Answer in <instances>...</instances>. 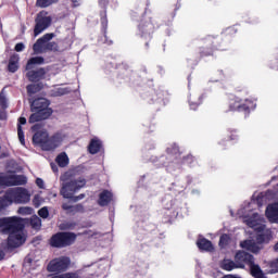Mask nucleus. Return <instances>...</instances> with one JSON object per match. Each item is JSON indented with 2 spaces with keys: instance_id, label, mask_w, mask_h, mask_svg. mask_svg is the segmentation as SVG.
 Segmentation results:
<instances>
[{
  "instance_id": "32",
  "label": "nucleus",
  "mask_w": 278,
  "mask_h": 278,
  "mask_svg": "<svg viewBox=\"0 0 278 278\" xmlns=\"http://www.w3.org/2000/svg\"><path fill=\"white\" fill-rule=\"evenodd\" d=\"M42 198L40 197V194H36L33 199V204L35 205V207H40V205H42Z\"/></svg>"
},
{
  "instance_id": "48",
  "label": "nucleus",
  "mask_w": 278,
  "mask_h": 278,
  "mask_svg": "<svg viewBox=\"0 0 278 278\" xmlns=\"http://www.w3.org/2000/svg\"><path fill=\"white\" fill-rule=\"evenodd\" d=\"M190 108L191 110H197V106H194V104L190 103Z\"/></svg>"
},
{
  "instance_id": "49",
  "label": "nucleus",
  "mask_w": 278,
  "mask_h": 278,
  "mask_svg": "<svg viewBox=\"0 0 278 278\" xmlns=\"http://www.w3.org/2000/svg\"><path fill=\"white\" fill-rule=\"evenodd\" d=\"M192 192H193V194H199L198 190H193Z\"/></svg>"
},
{
  "instance_id": "13",
  "label": "nucleus",
  "mask_w": 278,
  "mask_h": 278,
  "mask_svg": "<svg viewBox=\"0 0 278 278\" xmlns=\"http://www.w3.org/2000/svg\"><path fill=\"white\" fill-rule=\"evenodd\" d=\"M247 103H250L249 106H245L244 103H242V100L239 98H235L229 102V109L231 111L238 110L239 112H251L255 110V102L254 101H245Z\"/></svg>"
},
{
  "instance_id": "22",
  "label": "nucleus",
  "mask_w": 278,
  "mask_h": 278,
  "mask_svg": "<svg viewBox=\"0 0 278 278\" xmlns=\"http://www.w3.org/2000/svg\"><path fill=\"white\" fill-rule=\"evenodd\" d=\"M56 164L61 167L64 168L66 166H68V154H66V152H62L60 153L56 159H55Z\"/></svg>"
},
{
  "instance_id": "4",
  "label": "nucleus",
  "mask_w": 278,
  "mask_h": 278,
  "mask_svg": "<svg viewBox=\"0 0 278 278\" xmlns=\"http://www.w3.org/2000/svg\"><path fill=\"white\" fill-rule=\"evenodd\" d=\"M4 197H7L9 205H12V203H15L16 205H25L31 201V193L23 187L8 190Z\"/></svg>"
},
{
  "instance_id": "40",
  "label": "nucleus",
  "mask_w": 278,
  "mask_h": 278,
  "mask_svg": "<svg viewBox=\"0 0 278 278\" xmlns=\"http://www.w3.org/2000/svg\"><path fill=\"white\" fill-rule=\"evenodd\" d=\"M179 148L177 147V144L173 146V150H170V148H167V152L169 153H178Z\"/></svg>"
},
{
  "instance_id": "2",
  "label": "nucleus",
  "mask_w": 278,
  "mask_h": 278,
  "mask_svg": "<svg viewBox=\"0 0 278 278\" xmlns=\"http://www.w3.org/2000/svg\"><path fill=\"white\" fill-rule=\"evenodd\" d=\"M25 227V222L23 218L17 216L3 217L0 218V231L2 233H9L8 244L13 249H16L25 244V232L23 228Z\"/></svg>"
},
{
  "instance_id": "29",
  "label": "nucleus",
  "mask_w": 278,
  "mask_h": 278,
  "mask_svg": "<svg viewBox=\"0 0 278 278\" xmlns=\"http://www.w3.org/2000/svg\"><path fill=\"white\" fill-rule=\"evenodd\" d=\"M41 89H42V86H39V85H28L27 86V91L30 94H34V93L38 92V90H41Z\"/></svg>"
},
{
  "instance_id": "1",
  "label": "nucleus",
  "mask_w": 278,
  "mask_h": 278,
  "mask_svg": "<svg viewBox=\"0 0 278 278\" xmlns=\"http://www.w3.org/2000/svg\"><path fill=\"white\" fill-rule=\"evenodd\" d=\"M269 184L271 185V189L258 193L256 200H252L251 202L247 203L237 213L240 218H244V223L248 225V227H251V229L258 232L256 236V241L245 240L241 242V248L245 249L247 251H251V253H260V251H262V244H264V242H266L270 236V230L266 229V219L257 213H251L255 207V203L258 205V207L269 203L266 206L265 216L269 223L278 225V178H271ZM270 201L274 202L270 203Z\"/></svg>"
},
{
  "instance_id": "30",
  "label": "nucleus",
  "mask_w": 278,
  "mask_h": 278,
  "mask_svg": "<svg viewBox=\"0 0 278 278\" xmlns=\"http://www.w3.org/2000/svg\"><path fill=\"white\" fill-rule=\"evenodd\" d=\"M38 215L41 217V218H49V208L47 206H43L42 208H40L38 211Z\"/></svg>"
},
{
  "instance_id": "44",
  "label": "nucleus",
  "mask_w": 278,
  "mask_h": 278,
  "mask_svg": "<svg viewBox=\"0 0 278 278\" xmlns=\"http://www.w3.org/2000/svg\"><path fill=\"white\" fill-rule=\"evenodd\" d=\"M25 264H31V258L26 257V258H25Z\"/></svg>"
},
{
  "instance_id": "50",
  "label": "nucleus",
  "mask_w": 278,
  "mask_h": 278,
  "mask_svg": "<svg viewBox=\"0 0 278 278\" xmlns=\"http://www.w3.org/2000/svg\"><path fill=\"white\" fill-rule=\"evenodd\" d=\"M33 129H36V126H33Z\"/></svg>"
},
{
  "instance_id": "3",
  "label": "nucleus",
  "mask_w": 278,
  "mask_h": 278,
  "mask_svg": "<svg viewBox=\"0 0 278 278\" xmlns=\"http://www.w3.org/2000/svg\"><path fill=\"white\" fill-rule=\"evenodd\" d=\"M67 140L68 135L64 131H58L49 137L47 130H40L33 137V142L39 144L43 151H55V149L62 147Z\"/></svg>"
},
{
  "instance_id": "5",
  "label": "nucleus",
  "mask_w": 278,
  "mask_h": 278,
  "mask_svg": "<svg viewBox=\"0 0 278 278\" xmlns=\"http://www.w3.org/2000/svg\"><path fill=\"white\" fill-rule=\"evenodd\" d=\"M235 260L237 264H242L243 267H244V264H248V266H250L252 277L266 278V276H264V273L262 271V268H260V265H256L254 263L253 255L244 251H240L236 254Z\"/></svg>"
},
{
  "instance_id": "17",
  "label": "nucleus",
  "mask_w": 278,
  "mask_h": 278,
  "mask_svg": "<svg viewBox=\"0 0 278 278\" xmlns=\"http://www.w3.org/2000/svg\"><path fill=\"white\" fill-rule=\"evenodd\" d=\"M101 147H103L101 139L93 137L89 142L88 151L91 153V155H97V153L101 151Z\"/></svg>"
},
{
  "instance_id": "9",
  "label": "nucleus",
  "mask_w": 278,
  "mask_h": 278,
  "mask_svg": "<svg viewBox=\"0 0 278 278\" xmlns=\"http://www.w3.org/2000/svg\"><path fill=\"white\" fill-rule=\"evenodd\" d=\"M52 18L49 15L48 12L46 11H41L40 13H38L36 20H35V29H34V36L35 38L40 36V34H42V31H45L47 28H49L51 26L52 23Z\"/></svg>"
},
{
  "instance_id": "39",
  "label": "nucleus",
  "mask_w": 278,
  "mask_h": 278,
  "mask_svg": "<svg viewBox=\"0 0 278 278\" xmlns=\"http://www.w3.org/2000/svg\"><path fill=\"white\" fill-rule=\"evenodd\" d=\"M194 162V156L193 155H188L185 157V163L186 164H192Z\"/></svg>"
},
{
  "instance_id": "12",
  "label": "nucleus",
  "mask_w": 278,
  "mask_h": 278,
  "mask_svg": "<svg viewBox=\"0 0 278 278\" xmlns=\"http://www.w3.org/2000/svg\"><path fill=\"white\" fill-rule=\"evenodd\" d=\"M53 38H55V35L53 33L46 34L41 38H39L33 46L34 53L36 55H38V53H46L47 42L53 40Z\"/></svg>"
},
{
  "instance_id": "37",
  "label": "nucleus",
  "mask_w": 278,
  "mask_h": 278,
  "mask_svg": "<svg viewBox=\"0 0 278 278\" xmlns=\"http://www.w3.org/2000/svg\"><path fill=\"white\" fill-rule=\"evenodd\" d=\"M25 49V45L23 42H20L15 46V51L21 52Z\"/></svg>"
},
{
  "instance_id": "18",
  "label": "nucleus",
  "mask_w": 278,
  "mask_h": 278,
  "mask_svg": "<svg viewBox=\"0 0 278 278\" xmlns=\"http://www.w3.org/2000/svg\"><path fill=\"white\" fill-rule=\"evenodd\" d=\"M151 34H153V24L148 22L139 26V35L141 38H151Z\"/></svg>"
},
{
  "instance_id": "26",
  "label": "nucleus",
  "mask_w": 278,
  "mask_h": 278,
  "mask_svg": "<svg viewBox=\"0 0 278 278\" xmlns=\"http://www.w3.org/2000/svg\"><path fill=\"white\" fill-rule=\"evenodd\" d=\"M17 214H21L22 216H30V214H34V208L30 206H21L17 210Z\"/></svg>"
},
{
  "instance_id": "34",
  "label": "nucleus",
  "mask_w": 278,
  "mask_h": 278,
  "mask_svg": "<svg viewBox=\"0 0 278 278\" xmlns=\"http://www.w3.org/2000/svg\"><path fill=\"white\" fill-rule=\"evenodd\" d=\"M227 242H229V237L227 235H223L219 239V247H226Z\"/></svg>"
},
{
  "instance_id": "28",
  "label": "nucleus",
  "mask_w": 278,
  "mask_h": 278,
  "mask_svg": "<svg viewBox=\"0 0 278 278\" xmlns=\"http://www.w3.org/2000/svg\"><path fill=\"white\" fill-rule=\"evenodd\" d=\"M5 207H10V203L8 202V198L4 195L0 198V214L5 210Z\"/></svg>"
},
{
  "instance_id": "27",
  "label": "nucleus",
  "mask_w": 278,
  "mask_h": 278,
  "mask_svg": "<svg viewBox=\"0 0 278 278\" xmlns=\"http://www.w3.org/2000/svg\"><path fill=\"white\" fill-rule=\"evenodd\" d=\"M30 225L33 229H40V227H42V220L40 219V217L35 215L30 219Z\"/></svg>"
},
{
  "instance_id": "41",
  "label": "nucleus",
  "mask_w": 278,
  "mask_h": 278,
  "mask_svg": "<svg viewBox=\"0 0 278 278\" xmlns=\"http://www.w3.org/2000/svg\"><path fill=\"white\" fill-rule=\"evenodd\" d=\"M84 197H85L84 194H80L77 198H75L74 201H81V199H84Z\"/></svg>"
},
{
  "instance_id": "38",
  "label": "nucleus",
  "mask_w": 278,
  "mask_h": 278,
  "mask_svg": "<svg viewBox=\"0 0 278 278\" xmlns=\"http://www.w3.org/2000/svg\"><path fill=\"white\" fill-rule=\"evenodd\" d=\"M247 101H253L255 103V105H257V103L255 102V99L241 100V103H243L245 108H249V105H251V103H249Z\"/></svg>"
},
{
  "instance_id": "20",
  "label": "nucleus",
  "mask_w": 278,
  "mask_h": 278,
  "mask_svg": "<svg viewBox=\"0 0 278 278\" xmlns=\"http://www.w3.org/2000/svg\"><path fill=\"white\" fill-rule=\"evenodd\" d=\"M223 270H233V268H244L243 264L233 263L231 260H224L220 264Z\"/></svg>"
},
{
  "instance_id": "15",
  "label": "nucleus",
  "mask_w": 278,
  "mask_h": 278,
  "mask_svg": "<svg viewBox=\"0 0 278 278\" xmlns=\"http://www.w3.org/2000/svg\"><path fill=\"white\" fill-rule=\"evenodd\" d=\"M114 201V194L110 190H103L99 194L98 204L101 205V207H105V205H110Z\"/></svg>"
},
{
  "instance_id": "46",
  "label": "nucleus",
  "mask_w": 278,
  "mask_h": 278,
  "mask_svg": "<svg viewBox=\"0 0 278 278\" xmlns=\"http://www.w3.org/2000/svg\"><path fill=\"white\" fill-rule=\"evenodd\" d=\"M52 170H53V173H58V166L52 165Z\"/></svg>"
},
{
  "instance_id": "33",
  "label": "nucleus",
  "mask_w": 278,
  "mask_h": 278,
  "mask_svg": "<svg viewBox=\"0 0 278 278\" xmlns=\"http://www.w3.org/2000/svg\"><path fill=\"white\" fill-rule=\"evenodd\" d=\"M85 236H88V238H101V233L94 232L92 230L85 231Z\"/></svg>"
},
{
  "instance_id": "14",
  "label": "nucleus",
  "mask_w": 278,
  "mask_h": 278,
  "mask_svg": "<svg viewBox=\"0 0 278 278\" xmlns=\"http://www.w3.org/2000/svg\"><path fill=\"white\" fill-rule=\"evenodd\" d=\"M35 113H33L29 117V123H38L39 121H46V118H49L51 114H53L52 110H46L45 113L42 111L33 110Z\"/></svg>"
},
{
  "instance_id": "16",
  "label": "nucleus",
  "mask_w": 278,
  "mask_h": 278,
  "mask_svg": "<svg viewBox=\"0 0 278 278\" xmlns=\"http://www.w3.org/2000/svg\"><path fill=\"white\" fill-rule=\"evenodd\" d=\"M31 110H37L42 113L47 112V110H51L49 109V100L45 98H39L35 100L31 104Z\"/></svg>"
},
{
  "instance_id": "19",
  "label": "nucleus",
  "mask_w": 278,
  "mask_h": 278,
  "mask_svg": "<svg viewBox=\"0 0 278 278\" xmlns=\"http://www.w3.org/2000/svg\"><path fill=\"white\" fill-rule=\"evenodd\" d=\"M197 247L200 249V251H214V245H212V241L205 238H199L197 241Z\"/></svg>"
},
{
  "instance_id": "47",
  "label": "nucleus",
  "mask_w": 278,
  "mask_h": 278,
  "mask_svg": "<svg viewBox=\"0 0 278 278\" xmlns=\"http://www.w3.org/2000/svg\"><path fill=\"white\" fill-rule=\"evenodd\" d=\"M173 205H174V203L172 202L170 206H166V210H173Z\"/></svg>"
},
{
  "instance_id": "23",
  "label": "nucleus",
  "mask_w": 278,
  "mask_h": 278,
  "mask_svg": "<svg viewBox=\"0 0 278 278\" xmlns=\"http://www.w3.org/2000/svg\"><path fill=\"white\" fill-rule=\"evenodd\" d=\"M18 123L20 125L17 127V136L20 138L21 144H25V134L23 132V127H21V125H25L27 123V119L25 117H20Z\"/></svg>"
},
{
  "instance_id": "31",
  "label": "nucleus",
  "mask_w": 278,
  "mask_h": 278,
  "mask_svg": "<svg viewBox=\"0 0 278 278\" xmlns=\"http://www.w3.org/2000/svg\"><path fill=\"white\" fill-rule=\"evenodd\" d=\"M46 51H58V43L47 41Z\"/></svg>"
},
{
  "instance_id": "36",
  "label": "nucleus",
  "mask_w": 278,
  "mask_h": 278,
  "mask_svg": "<svg viewBox=\"0 0 278 278\" xmlns=\"http://www.w3.org/2000/svg\"><path fill=\"white\" fill-rule=\"evenodd\" d=\"M36 184L41 190L45 188V180H42L41 178H37Z\"/></svg>"
},
{
  "instance_id": "24",
  "label": "nucleus",
  "mask_w": 278,
  "mask_h": 278,
  "mask_svg": "<svg viewBox=\"0 0 278 278\" xmlns=\"http://www.w3.org/2000/svg\"><path fill=\"white\" fill-rule=\"evenodd\" d=\"M9 71L10 73H16V71H18V54L11 56L9 61Z\"/></svg>"
},
{
  "instance_id": "45",
  "label": "nucleus",
  "mask_w": 278,
  "mask_h": 278,
  "mask_svg": "<svg viewBox=\"0 0 278 278\" xmlns=\"http://www.w3.org/2000/svg\"><path fill=\"white\" fill-rule=\"evenodd\" d=\"M66 177H68V174H65L64 176L61 177L62 181H66Z\"/></svg>"
},
{
  "instance_id": "51",
  "label": "nucleus",
  "mask_w": 278,
  "mask_h": 278,
  "mask_svg": "<svg viewBox=\"0 0 278 278\" xmlns=\"http://www.w3.org/2000/svg\"><path fill=\"white\" fill-rule=\"evenodd\" d=\"M0 260H1V252H0Z\"/></svg>"
},
{
  "instance_id": "10",
  "label": "nucleus",
  "mask_w": 278,
  "mask_h": 278,
  "mask_svg": "<svg viewBox=\"0 0 278 278\" xmlns=\"http://www.w3.org/2000/svg\"><path fill=\"white\" fill-rule=\"evenodd\" d=\"M27 177L24 175H16L14 173L0 174L1 186H25Z\"/></svg>"
},
{
  "instance_id": "35",
  "label": "nucleus",
  "mask_w": 278,
  "mask_h": 278,
  "mask_svg": "<svg viewBox=\"0 0 278 278\" xmlns=\"http://www.w3.org/2000/svg\"><path fill=\"white\" fill-rule=\"evenodd\" d=\"M270 268H271L270 270L271 274L278 273V258L270 263Z\"/></svg>"
},
{
  "instance_id": "43",
  "label": "nucleus",
  "mask_w": 278,
  "mask_h": 278,
  "mask_svg": "<svg viewBox=\"0 0 278 278\" xmlns=\"http://www.w3.org/2000/svg\"><path fill=\"white\" fill-rule=\"evenodd\" d=\"M230 140H238V135H231Z\"/></svg>"
},
{
  "instance_id": "42",
  "label": "nucleus",
  "mask_w": 278,
  "mask_h": 278,
  "mask_svg": "<svg viewBox=\"0 0 278 278\" xmlns=\"http://www.w3.org/2000/svg\"><path fill=\"white\" fill-rule=\"evenodd\" d=\"M62 207H63V210H68V208L71 207V205L64 203V204L62 205Z\"/></svg>"
},
{
  "instance_id": "7",
  "label": "nucleus",
  "mask_w": 278,
  "mask_h": 278,
  "mask_svg": "<svg viewBox=\"0 0 278 278\" xmlns=\"http://www.w3.org/2000/svg\"><path fill=\"white\" fill-rule=\"evenodd\" d=\"M45 63V59L41 56H35L29 59L27 65H26V71H28L27 73V77L29 79V81H40V79H42V77H45V71L42 68H39L37 71H31L34 68V66L38 65V64H43Z\"/></svg>"
},
{
  "instance_id": "25",
  "label": "nucleus",
  "mask_w": 278,
  "mask_h": 278,
  "mask_svg": "<svg viewBox=\"0 0 278 278\" xmlns=\"http://www.w3.org/2000/svg\"><path fill=\"white\" fill-rule=\"evenodd\" d=\"M60 0H37L36 7L37 8H49L50 5H53L58 3Z\"/></svg>"
},
{
  "instance_id": "8",
  "label": "nucleus",
  "mask_w": 278,
  "mask_h": 278,
  "mask_svg": "<svg viewBox=\"0 0 278 278\" xmlns=\"http://www.w3.org/2000/svg\"><path fill=\"white\" fill-rule=\"evenodd\" d=\"M76 236L73 232H58L50 239V244L55 249H62L64 247H71L76 240Z\"/></svg>"
},
{
  "instance_id": "6",
  "label": "nucleus",
  "mask_w": 278,
  "mask_h": 278,
  "mask_svg": "<svg viewBox=\"0 0 278 278\" xmlns=\"http://www.w3.org/2000/svg\"><path fill=\"white\" fill-rule=\"evenodd\" d=\"M86 186V179H71L62 185L61 194L64 199H73L75 192L81 190Z\"/></svg>"
},
{
  "instance_id": "11",
  "label": "nucleus",
  "mask_w": 278,
  "mask_h": 278,
  "mask_svg": "<svg viewBox=\"0 0 278 278\" xmlns=\"http://www.w3.org/2000/svg\"><path fill=\"white\" fill-rule=\"evenodd\" d=\"M68 266H71V258L68 257H59L52 260L48 265L49 273H62L67 270Z\"/></svg>"
},
{
  "instance_id": "21",
  "label": "nucleus",
  "mask_w": 278,
  "mask_h": 278,
  "mask_svg": "<svg viewBox=\"0 0 278 278\" xmlns=\"http://www.w3.org/2000/svg\"><path fill=\"white\" fill-rule=\"evenodd\" d=\"M71 92V88L68 87H54L50 91V97H64V94H68Z\"/></svg>"
}]
</instances>
